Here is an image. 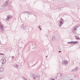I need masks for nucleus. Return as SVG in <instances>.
<instances>
[{
  "instance_id": "nucleus-1",
  "label": "nucleus",
  "mask_w": 80,
  "mask_h": 80,
  "mask_svg": "<svg viewBox=\"0 0 80 80\" xmlns=\"http://www.w3.org/2000/svg\"><path fill=\"white\" fill-rule=\"evenodd\" d=\"M32 77L33 78L34 80H37L38 78L39 77L35 74H33L31 75Z\"/></svg>"
},
{
  "instance_id": "nucleus-2",
  "label": "nucleus",
  "mask_w": 80,
  "mask_h": 80,
  "mask_svg": "<svg viewBox=\"0 0 80 80\" xmlns=\"http://www.w3.org/2000/svg\"><path fill=\"white\" fill-rule=\"evenodd\" d=\"M68 61L65 60L62 62V65H67L68 64Z\"/></svg>"
},
{
  "instance_id": "nucleus-3",
  "label": "nucleus",
  "mask_w": 80,
  "mask_h": 80,
  "mask_svg": "<svg viewBox=\"0 0 80 80\" xmlns=\"http://www.w3.org/2000/svg\"><path fill=\"white\" fill-rule=\"evenodd\" d=\"M64 21L62 19V18H61L60 19V22H59V25L60 26V27H61V26H62V25H63V21Z\"/></svg>"
},
{
  "instance_id": "nucleus-4",
  "label": "nucleus",
  "mask_w": 80,
  "mask_h": 80,
  "mask_svg": "<svg viewBox=\"0 0 80 80\" xmlns=\"http://www.w3.org/2000/svg\"><path fill=\"white\" fill-rule=\"evenodd\" d=\"M0 29L1 31H3L4 30V27L2 25H1L0 23Z\"/></svg>"
},
{
  "instance_id": "nucleus-5",
  "label": "nucleus",
  "mask_w": 80,
  "mask_h": 80,
  "mask_svg": "<svg viewBox=\"0 0 80 80\" xmlns=\"http://www.w3.org/2000/svg\"><path fill=\"white\" fill-rule=\"evenodd\" d=\"M12 18V16H7V18L6 19V20H9L10 18Z\"/></svg>"
},
{
  "instance_id": "nucleus-6",
  "label": "nucleus",
  "mask_w": 80,
  "mask_h": 80,
  "mask_svg": "<svg viewBox=\"0 0 80 80\" xmlns=\"http://www.w3.org/2000/svg\"><path fill=\"white\" fill-rule=\"evenodd\" d=\"M78 70V67H76L73 70H72L71 72H76V71H77Z\"/></svg>"
},
{
  "instance_id": "nucleus-7",
  "label": "nucleus",
  "mask_w": 80,
  "mask_h": 80,
  "mask_svg": "<svg viewBox=\"0 0 80 80\" xmlns=\"http://www.w3.org/2000/svg\"><path fill=\"white\" fill-rule=\"evenodd\" d=\"M68 43H70V44H72V43H74V44H75V43H78V41H71L70 42H68Z\"/></svg>"
},
{
  "instance_id": "nucleus-8",
  "label": "nucleus",
  "mask_w": 80,
  "mask_h": 80,
  "mask_svg": "<svg viewBox=\"0 0 80 80\" xmlns=\"http://www.w3.org/2000/svg\"><path fill=\"white\" fill-rule=\"evenodd\" d=\"M4 71V68L3 67L0 68V72H3Z\"/></svg>"
},
{
  "instance_id": "nucleus-9",
  "label": "nucleus",
  "mask_w": 80,
  "mask_h": 80,
  "mask_svg": "<svg viewBox=\"0 0 80 80\" xmlns=\"http://www.w3.org/2000/svg\"><path fill=\"white\" fill-rule=\"evenodd\" d=\"M23 13H27V15H30V14H31V12H28L27 11H24L23 12Z\"/></svg>"
},
{
  "instance_id": "nucleus-10",
  "label": "nucleus",
  "mask_w": 80,
  "mask_h": 80,
  "mask_svg": "<svg viewBox=\"0 0 80 80\" xmlns=\"http://www.w3.org/2000/svg\"><path fill=\"white\" fill-rule=\"evenodd\" d=\"M22 28H23V29H26V26H25L24 24L22 25Z\"/></svg>"
},
{
  "instance_id": "nucleus-11",
  "label": "nucleus",
  "mask_w": 80,
  "mask_h": 80,
  "mask_svg": "<svg viewBox=\"0 0 80 80\" xmlns=\"http://www.w3.org/2000/svg\"><path fill=\"white\" fill-rule=\"evenodd\" d=\"M9 2V1H7L6 2H5V5L6 6L8 4V2Z\"/></svg>"
},
{
  "instance_id": "nucleus-12",
  "label": "nucleus",
  "mask_w": 80,
  "mask_h": 80,
  "mask_svg": "<svg viewBox=\"0 0 80 80\" xmlns=\"http://www.w3.org/2000/svg\"><path fill=\"white\" fill-rule=\"evenodd\" d=\"M6 62V60L4 59L2 62V64H3L5 63Z\"/></svg>"
},
{
  "instance_id": "nucleus-13",
  "label": "nucleus",
  "mask_w": 80,
  "mask_h": 80,
  "mask_svg": "<svg viewBox=\"0 0 80 80\" xmlns=\"http://www.w3.org/2000/svg\"><path fill=\"white\" fill-rule=\"evenodd\" d=\"M77 31L75 30H73L72 31V32L73 33H76V32Z\"/></svg>"
},
{
  "instance_id": "nucleus-14",
  "label": "nucleus",
  "mask_w": 80,
  "mask_h": 80,
  "mask_svg": "<svg viewBox=\"0 0 80 80\" xmlns=\"http://www.w3.org/2000/svg\"><path fill=\"white\" fill-rule=\"evenodd\" d=\"M77 27H75L74 29V30H76L77 31Z\"/></svg>"
},
{
  "instance_id": "nucleus-15",
  "label": "nucleus",
  "mask_w": 80,
  "mask_h": 80,
  "mask_svg": "<svg viewBox=\"0 0 80 80\" xmlns=\"http://www.w3.org/2000/svg\"><path fill=\"white\" fill-rule=\"evenodd\" d=\"M15 67L16 68H18V65H15Z\"/></svg>"
},
{
  "instance_id": "nucleus-16",
  "label": "nucleus",
  "mask_w": 80,
  "mask_h": 80,
  "mask_svg": "<svg viewBox=\"0 0 80 80\" xmlns=\"http://www.w3.org/2000/svg\"><path fill=\"white\" fill-rule=\"evenodd\" d=\"M75 37H76V38H78H78H79V37L76 36Z\"/></svg>"
},
{
  "instance_id": "nucleus-17",
  "label": "nucleus",
  "mask_w": 80,
  "mask_h": 80,
  "mask_svg": "<svg viewBox=\"0 0 80 80\" xmlns=\"http://www.w3.org/2000/svg\"><path fill=\"white\" fill-rule=\"evenodd\" d=\"M50 80H55V79H53L52 78H50Z\"/></svg>"
},
{
  "instance_id": "nucleus-18",
  "label": "nucleus",
  "mask_w": 80,
  "mask_h": 80,
  "mask_svg": "<svg viewBox=\"0 0 80 80\" xmlns=\"http://www.w3.org/2000/svg\"><path fill=\"white\" fill-rule=\"evenodd\" d=\"M54 39H55V40H57V38L56 37L54 38Z\"/></svg>"
},
{
  "instance_id": "nucleus-19",
  "label": "nucleus",
  "mask_w": 80,
  "mask_h": 80,
  "mask_svg": "<svg viewBox=\"0 0 80 80\" xmlns=\"http://www.w3.org/2000/svg\"><path fill=\"white\" fill-rule=\"evenodd\" d=\"M61 9H62V8H58L59 10H61Z\"/></svg>"
},
{
  "instance_id": "nucleus-20",
  "label": "nucleus",
  "mask_w": 80,
  "mask_h": 80,
  "mask_svg": "<svg viewBox=\"0 0 80 80\" xmlns=\"http://www.w3.org/2000/svg\"><path fill=\"white\" fill-rule=\"evenodd\" d=\"M13 58H14V56H13L12 57V59L13 60Z\"/></svg>"
},
{
  "instance_id": "nucleus-21",
  "label": "nucleus",
  "mask_w": 80,
  "mask_h": 80,
  "mask_svg": "<svg viewBox=\"0 0 80 80\" xmlns=\"http://www.w3.org/2000/svg\"><path fill=\"white\" fill-rule=\"evenodd\" d=\"M0 55H4V54L2 53H0Z\"/></svg>"
},
{
  "instance_id": "nucleus-22",
  "label": "nucleus",
  "mask_w": 80,
  "mask_h": 80,
  "mask_svg": "<svg viewBox=\"0 0 80 80\" xmlns=\"http://www.w3.org/2000/svg\"><path fill=\"white\" fill-rule=\"evenodd\" d=\"M79 26H78L76 27V28H78V27H79Z\"/></svg>"
},
{
  "instance_id": "nucleus-23",
  "label": "nucleus",
  "mask_w": 80,
  "mask_h": 80,
  "mask_svg": "<svg viewBox=\"0 0 80 80\" xmlns=\"http://www.w3.org/2000/svg\"><path fill=\"white\" fill-rule=\"evenodd\" d=\"M58 49L59 50H61V48H60V47H59L58 48Z\"/></svg>"
},
{
  "instance_id": "nucleus-24",
  "label": "nucleus",
  "mask_w": 80,
  "mask_h": 80,
  "mask_svg": "<svg viewBox=\"0 0 80 80\" xmlns=\"http://www.w3.org/2000/svg\"><path fill=\"white\" fill-rule=\"evenodd\" d=\"M38 28H40V26H38Z\"/></svg>"
},
{
  "instance_id": "nucleus-25",
  "label": "nucleus",
  "mask_w": 80,
  "mask_h": 80,
  "mask_svg": "<svg viewBox=\"0 0 80 80\" xmlns=\"http://www.w3.org/2000/svg\"><path fill=\"white\" fill-rule=\"evenodd\" d=\"M59 53H61V51H59Z\"/></svg>"
},
{
  "instance_id": "nucleus-26",
  "label": "nucleus",
  "mask_w": 80,
  "mask_h": 80,
  "mask_svg": "<svg viewBox=\"0 0 80 80\" xmlns=\"http://www.w3.org/2000/svg\"><path fill=\"white\" fill-rule=\"evenodd\" d=\"M40 30H42V28H40Z\"/></svg>"
},
{
  "instance_id": "nucleus-27",
  "label": "nucleus",
  "mask_w": 80,
  "mask_h": 80,
  "mask_svg": "<svg viewBox=\"0 0 80 80\" xmlns=\"http://www.w3.org/2000/svg\"><path fill=\"white\" fill-rule=\"evenodd\" d=\"M78 25L79 26V27H80V25Z\"/></svg>"
},
{
  "instance_id": "nucleus-28",
  "label": "nucleus",
  "mask_w": 80,
  "mask_h": 80,
  "mask_svg": "<svg viewBox=\"0 0 80 80\" xmlns=\"http://www.w3.org/2000/svg\"><path fill=\"white\" fill-rule=\"evenodd\" d=\"M46 58H47V56H46Z\"/></svg>"
},
{
  "instance_id": "nucleus-29",
  "label": "nucleus",
  "mask_w": 80,
  "mask_h": 80,
  "mask_svg": "<svg viewBox=\"0 0 80 80\" xmlns=\"http://www.w3.org/2000/svg\"><path fill=\"white\" fill-rule=\"evenodd\" d=\"M76 35H75V37H76Z\"/></svg>"
}]
</instances>
